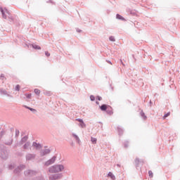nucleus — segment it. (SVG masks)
I'll list each match as a JSON object with an SVG mask.
<instances>
[{
	"mask_svg": "<svg viewBox=\"0 0 180 180\" xmlns=\"http://www.w3.org/2000/svg\"><path fill=\"white\" fill-rule=\"evenodd\" d=\"M73 136L76 139V140L78 141V143H79V138H78V136L75 134H73Z\"/></svg>",
	"mask_w": 180,
	"mask_h": 180,
	"instance_id": "obj_14",
	"label": "nucleus"
},
{
	"mask_svg": "<svg viewBox=\"0 0 180 180\" xmlns=\"http://www.w3.org/2000/svg\"><path fill=\"white\" fill-rule=\"evenodd\" d=\"M25 96L28 98V99H30V98H32V94H26Z\"/></svg>",
	"mask_w": 180,
	"mask_h": 180,
	"instance_id": "obj_20",
	"label": "nucleus"
},
{
	"mask_svg": "<svg viewBox=\"0 0 180 180\" xmlns=\"http://www.w3.org/2000/svg\"><path fill=\"white\" fill-rule=\"evenodd\" d=\"M110 41H115V37H110Z\"/></svg>",
	"mask_w": 180,
	"mask_h": 180,
	"instance_id": "obj_15",
	"label": "nucleus"
},
{
	"mask_svg": "<svg viewBox=\"0 0 180 180\" xmlns=\"http://www.w3.org/2000/svg\"><path fill=\"white\" fill-rule=\"evenodd\" d=\"M19 89H20V86L19 84H18L16 86H15V91H19Z\"/></svg>",
	"mask_w": 180,
	"mask_h": 180,
	"instance_id": "obj_16",
	"label": "nucleus"
},
{
	"mask_svg": "<svg viewBox=\"0 0 180 180\" xmlns=\"http://www.w3.org/2000/svg\"><path fill=\"white\" fill-rule=\"evenodd\" d=\"M35 94H36L37 95H40V91H37L35 92Z\"/></svg>",
	"mask_w": 180,
	"mask_h": 180,
	"instance_id": "obj_24",
	"label": "nucleus"
},
{
	"mask_svg": "<svg viewBox=\"0 0 180 180\" xmlns=\"http://www.w3.org/2000/svg\"><path fill=\"white\" fill-rule=\"evenodd\" d=\"M62 171H64V166L63 165H57L52 166L49 169V172H51V174L61 172Z\"/></svg>",
	"mask_w": 180,
	"mask_h": 180,
	"instance_id": "obj_1",
	"label": "nucleus"
},
{
	"mask_svg": "<svg viewBox=\"0 0 180 180\" xmlns=\"http://www.w3.org/2000/svg\"><path fill=\"white\" fill-rule=\"evenodd\" d=\"M45 56H46V57H50V53L49 51H45Z\"/></svg>",
	"mask_w": 180,
	"mask_h": 180,
	"instance_id": "obj_18",
	"label": "nucleus"
},
{
	"mask_svg": "<svg viewBox=\"0 0 180 180\" xmlns=\"http://www.w3.org/2000/svg\"><path fill=\"white\" fill-rule=\"evenodd\" d=\"M108 176H110V178H111V179H115V175H113L112 172H109Z\"/></svg>",
	"mask_w": 180,
	"mask_h": 180,
	"instance_id": "obj_9",
	"label": "nucleus"
},
{
	"mask_svg": "<svg viewBox=\"0 0 180 180\" xmlns=\"http://www.w3.org/2000/svg\"><path fill=\"white\" fill-rule=\"evenodd\" d=\"M22 140H27V137H24Z\"/></svg>",
	"mask_w": 180,
	"mask_h": 180,
	"instance_id": "obj_26",
	"label": "nucleus"
},
{
	"mask_svg": "<svg viewBox=\"0 0 180 180\" xmlns=\"http://www.w3.org/2000/svg\"><path fill=\"white\" fill-rule=\"evenodd\" d=\"M0 11L3 15L4 19H6V18H8V15H9L8 10L6 8H2V7H0Z\"/></svg>",
	"mask_w": 180,
	"mask_h": 180,
	"instance_id": "obj_2",
	"label": "nucleus"
},
{
	"mask_svg": "<svg viewBox=\"0 0 180 180\" xmlns=\"http://www.w3.org/2000/svg\"><path fill=\"white\" fill-rule=\"evenodd\" d=\"M25 108H27V109H29L30 110H31V112H37L36 109H34V108H32L27 107V106H25Z\"/></svg>",
	"mask_w": 180,
	"mask_h": 180,
	"instance_id": "obj_12",
	"label": "nucleus"
},
{
	"mask_svg": "<svg viewBox=\"0 0 180 180\" xmlns=\"http://www.w3.org/2000/svg\"><path fill=\"white\" fill-rule=\"evenodd\" d=\"M117 19H120V20H124V18L119 14L117 15Z\"/></svg>",
	"mask_w": 180,
	"mask_h": 180,
	"instance_id": "obj_10",
	"label": "nucleus"
},
{
	"mask_svg": "<svg viewBox=\"0 0 180 180\" xmlns=\"http://www.w3.org/2000/svg\"><path fill=\"white\" fill-rule=\"evenodd\" d=\"M32 48L34 49L35 50H41V47L39 45L33 44Z\"/></svg>",
	"mask_w": 180,
	"mask_h": 180,
	"instance_id": "obj_6",
	"label": "nucleus"
},
{
	"mask_svg": "<svg viewBox=\"0 0 180 180\" xmlns=\"http://www.w3.org/2000/svg\"><path fill=\"white\" fill-rule=\"evenodd\" d=\"M109 63L112 65V63H111V62H109Z\"/></svg>",
	"mask_w": 180,
	"mask_h": 180,
	"instance_id": "obj_29",
	"label": "nucleus"
},
{
	"mask_svg": "<svg viewBox=\"0 0 180 180\" xmlns=\"http://www.w3.org/2000/svg\"><path fill=\"white\" fill-rule=\"evenodd\" d=\"M33 146H34V147H36V148H41V146L39 143H34Z\"/></svg>",
	"mask_w": 180,
	"mask_h": 180,
	"instance_id": "obj_8",
	"label": "nucleus"
},
{
	"mask_svg": "<svg viewBox=\"0 0 180 180\" xmlns=\"http://www.w3.org/2000/svg\"><path fill=\"white\" fill-rule=\"evenodd\" d=\"M169 115H171V112H167V114H165L163 116V119H165L166 117H168V116H169Z\"/></svg>",
	"mask_w": 180,
	"mask_h": 180,
	"instance_id": "obj_13",
	"label": "nucleus"
},
{
	"mask_svg": "<svg viewBox=\"0 0 180 180\" xmlns=\"http://www.w3.org/2000/svg\"><path fill=\"white\" fill-rule=\"evenodd\" d=\"M56 162V157L52 158L51 159H50L49 160H48L46 163L45 165H46L47 167H49V165H51V164H54V162Z\"/></svg>",
	"mask_w": 180,
	"mask_h": 180,
	"instance_id": "obj_4",
	"label": "nucleus"
},
{
	"mask_svg": "<svg viewBox=\"0 0 180 180\" xmlns=\"http://www.w3.org/2000/svg\"><path fill=\"white\" fill-rule=\"evenodd\" d=\"M148 174H149V176H150V178H153V172L152 171H149Z\"/></svg>",
	"mask_w": 180,
	"mask_h": 180,
	"instance_id": "obj_19",
	"label": "nucleus"
},
{
	"mask_svg": "<svg viewBox=\"0 0 180 180\" xmlns=\"http://www.w3.org/2000/svg\"><path fill=\"white\" fill-rule=\"evenodd\" d=\"M98 101H102V97H98Z\"/></svg>",
	"mask_w": 180,
	"mask_h": 180,
	"instance_id": "obj_25",
	"label": "nucleus"
},
{
	"mask_svg": "<svg viewBox=\"0 0 180 180\" xmlns=\"http://www.w3.org/2000/svg\"><path fill=\"white\" fill-rule=\"evenodd\" d=\"M1 79H6V78H5V77L4 76V75H1Z\"/></svg>",
	"mask_w": 180,
	"mask_h": 180,
	"instance_id": "obj_23",
	"label": "nucleus"
},
{
	"mask_svg": "<svg viewBox=\"0 0 180 180\" xmlns=\"http://www.w3.org/2000/svg\"><path fill=\"white\" fill-rule=\"evenodd\" d=\"M60 178H61L60 174H56L54 176H50V179L51 180L60 179Z\"/></svg>",
	"mask_w": 180,
	"mask_h": 180,
	"instance_id": "obj_5",
	"label": "nucleus"
},
{
	"mask_svg": "<svg viewBox=\"0 0 180 180\" xmlns=\"http://www.w3.org/2000/svg\"><path fill=\"white\" fill-rule=\"evenodd\" d=\"M90 99H91V101H95V96H90Z\"/></svg>",
	"mask_w": 180,
	"mask_h": 180,
	"instance_id": "obj_21",
	"label": "nucleus"
},
{
	"mask_svg": "<svg viewBox=\"0 0 180 180\" xmlns=\"http://www.w3.org/2000/svg\"><path fill=\"white\" fill-rule=\"evenodd\" d=\"M96 103H97V105H99V102L97 101Z\"/></svg>",
	"mask_w": 180,
	"mask_h": 180,
	"instance_id": "obj_28",
	"label": "nucleus"
},
{
	"mask_svg": "<svg viewBox=\"0 0 180 180\" xmlns=\"http://www.w3.org/2000/svg\"><path fill=\"white\" fill-rule=\"evenodd\" d=\"M91 143H93V144H96V139L91 137Z\"/></svg>",
	"mask_w": 180,
	"mask_h": 180,
	"instance_id": "obj_11",
	"label": "nucleus"
},
{
	"mask_svg": "<svg viewBox=\"0 0 180 180\" xmlns=\"http://www.w3.org/2000/svg\"><path fill=\"white\" fill-rule=\"evenodd\" d=\"M77 122H79V123H82V122H84L81 119H76Z\"/></svg>",
	"mask_w": 180,
	"mask_h": 180,
	"instance_id": "obj_22",
	"label": "nucleus"
},
{
	"mask_svg": "<svg viewBox=\"0 0 180 180\" xmlns=\"http://www.w3.org/2000/svg\"><path fill=\"white\" fill-rule=\"evenodd\" d=\"M27 146V144H25V146H24L25 148H26Z\"/></svg>",
	"mask_w": 180,
	"mask_h": 180,
	"instance_id": "obj_27",
	"label": "nucleus"
},
{
	"mask_svg": "<svg viewBox=\"0 0 180 180\" xmlns=\"http://www.w3.org/2000/svg\"><path fill=\"white\" fill-rule=\"evenodd\" d=\"M100 109L101 110H106V109H111V110L108 113L109 115H113V111H112V108L109 105L103 104L100 107Z\"/></svg>",
	"mask_w": 180,
	"mask_h": 180,
	"instance_id": "obj_3",
	"label": "nucleus"
},
{
	"mask_svg": "<svg viewBox=\"0 0 180 180\" xmlns=\"http://www.w3.org/2000/svg\"><path fill=\"white\" fill-rule=\"evenodd\" d=\"M50 150L46 149L44 152H42L41 155H46V154H49Z\"/></svg>",
	"mask_w": 180,
	"mask_h": 180,
	"instance_id": "obj_7",
	"label": "nucleus"
},
{
	"mask_svg": "<svg viewBox=\"0 0 180 180\" xmlns=\"http://www.w3.org/2000/svg\"><path fill=\"white\" fill-rule=\"evenodd\" d=\"M80 126L81 127H85V123L84 122V121H82V122L80 123Z\"/></svg>",
	"mask_w": 180,
	"mask_h": 180,
	"instance_id": "obj_17",
	"label": "nucleus"
}]
</instances>
